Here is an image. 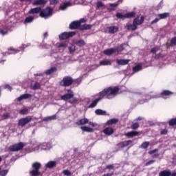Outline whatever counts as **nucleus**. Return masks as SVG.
I'll return each instance as SVG.
<instances>
[{"label": "nucleus", "instance_id": "46", "mask_svg": "<svg viewBox=\"0 0 176 176\" xmlns=\"http://www.w3.org/2000/svg\"><path fill=\"white\" fill-rule=\"evenodd\" d=\"M118 122V119H111L107 121V124L109 126L112 124H116V123Z\"/></svg>", "mask_w": 176, "mask_h": 176}, {"label": "nucleus", "instance_id": "54", "mask_svg": "<svg viewBox=\"0 0 176 176\" xmlns=\"http://www.w3.org/2000/svg\"><path fill=\"white\" fill-rule=\"evenodd\" d=\"M170 46H176V36L170 39Z\"/></svg>", "mask_w": 176, "mask_h": 176}, {"label": "nucleus", "instance_id": "23", "mask_svg": "<svg viewBox=\"0 0 176 176\" xmlns=\"http://www.w3.org/2000/svg\"><path fill=\"white\" fill-rule=\"evenodd\" d=\"M78 126H83L85 124H87L89 123V119L87 118H82L79 120L78 122H76Z\"/></svg>", "mask_w": 176, "mask_h": 176}, {"label": "nucleus", "instance_id": "6", "mask_svg": "<svg viewBox=\"0 0 176 176\" xmlns=\"http://www.w3.org/2000/svg\"><path fill=\"white\" fill-rule=\"evenodd\" d=\"M52 16H53V9H52L50 7H47L43 10L41 8L40 12V17H42V19H45L46 20L52 17Z\"/></svg>", "mask_w": 176, "mask_h": 176}, {"label": "nucleus", "instance_id": "33", "mask_svg": "<svg viewBox=\"0 0 176 176\" xmlns=\"http://www.w3.org/2000/svg\"><path fill=\"white\" fill-rule=\"evenodd\" d=\"M67 47H68V43L66 42V41L60 43L58 45V49H61L62 50H64L65 49H67Z\"/></svg>", "mask_w": 176, "mask_h": 176}, {"label": "nucleus", "instance_id": "52", "mask_svg": "<svg viewBox=\"0 0 176 176\" xmlns=\"http://www.w3.org/2000/svg\"><path fill=\"white\" fill-rule=\"evenodd\" d=\"M138 127H140V124L138 122H135L131 125V129H132V130H137Z\"/></svg>", "mask_w": 176, "mask_h": 176}, {"label": "nucleus", "instance_id": "1", "mask_svg": "<svg viewBox=\"0 0 176 176\" xmlns=\"http://www.w3.org/2000/svg\"><path fill=\"white\" fill-rule=\"evenodd\" d=\"M16 25V19L14 16H12L9 19L1 23L0 25V35H8V33L10 31V28Z\"/></svg>", "mask_w": 176, "mask_h": 176}, {"label": "nucleus", "instance_id": "21", "mask_svg": "<svg viewBox=\"0 0 176 176\" xmlns=\"http://www.w3.org/2000/svg\"><path fill=\"white\" fill-rule=\"evenodd\" d=\"M104 54L106 56H111L113 54V53H116V49L115 48H109L103 51Z\"/></svg>", "mask_w": 176, "mask_h": 176}, {"label": "nucleus", "instance_id": "57", "mask_svg": "<svg viewBox=\"0 0 176 176\" xmlns=\"http://www.w3.org/2000/svg\"><path fill=\"white\" fill-rule=\"evenodd\" d=\"M19 113H21V115H27V113H28V109H21L19 111Z\"/></svg>", "mask_w": 176, "mask_h": 176}, {"label": "nucleus", "instance_id": "51", "mask_svg": "<svg viewBox=\"0 0 176 176\" xmlns=\"http://www.w3.org/2000/svg\"><path fill=\"white\" fill-rule=\"evenodd\" d=\"M78 98H76V97H74V96H73V97L69 100V102L70 104H75V103L78 102Z\"/></svg>", "mask_w": 176, "mask_h": 176}, {"label": "nucleus", "instance_id": "15", "mask_svg": "<svg viewBox=\"0 0 176 176\" xmlns=\"http://www.w3.org/2000/svg\"><path fill=\"white\" fill-rule=\"evenodd\" d=\"M108 30V34H116L119 31V27L118 26H109L107 28Z\"/></svg>", "mask_w": 176, "mask_h": 176}, {"label": "nucleus", "instance_id": "28", "mask_svg": "<svg viewBox=\"0 0 176 176\" xmlns=\"http://www.w3.org/2000/svg\"><path fill=\"white\" fill-rule=\"evenodd\" d=\"M57 119V115L54 114L51 116L45 117L43 119V122H50V120H56Z\"/></svg>", "mask_w": 176, "mask_h": 176}, {"label": "nucleus", "instance_id": "11", "mask_svg": "<svg viewBox=\"0 0 176 176\" xmlns=\"http://www.w3.org/2000/svg\"><path fill=\"white\" fill-rule=\"evenodd\" d=\"M75 34V32H65L59 35V39L60 41H64L65 39H68V38H72V36H74Z\"/></svg>", "mask_w": 176, "mask_h": 176}, {"label": "nucleus", "instance_id": "48", "mask_svg": "<svg viewBox=\"0 0 176 176\" xmlns=\"http://www.w3.org/2000/svg\"><path fill=\"white\" fill-rule=\"evenodd\" d=\"M116 17L117 19H122V20H124V19H126V14H122V13H117L116 14Z\"/></svg>", "mask_w": 176, "mask_h": 176}, {"label": "nucleus", "instance_id": "63", "mask_svg": "<svg viewBox=\"0 0 176 176\" xmlns=\"http://www.w3.org/2000/svg\"><path fill=\"white\" fill-rule=\"evenodd\" d=\"M96 6L98 9H100V8H102L104 6V4H102V2L101 1H98L96 3Z\"/></svg>", "mask_w": 176, "mask_h": 176}, {"label": "nucleus", "instance_id": "8", "mask_svg": "<svg viewBox=\"0 0 176 176\" xmlns=\"http://www.w3.org/2000/svg\"><path fill=\"white\" fill-rule=\"evenodd\" d=\"M28 45L23 44L22 46L19 47V50H16L13 47H10L8 49V52H6V54H16V53H19V52H23L25 47H28Z\"/></svg>", "mask_w": 176, "mask_h": 176}, {"label": "nucleus", "instance_id": "29", "mask_svg": "<svg viewBox=\"0 0 176 176\" xmlns=\"http://www.w3.org/2000/svg\"><path fill=\"white\" fill-rule=\"evenodd\" d=\"M54 72H57V67H52L45 71L47 75H52V74H54Z\"/></svg>", "mask_w": 176, "mask_h": 176}, {"label": "nucleus", "instance_id": "17", "mask_svg": "<svg viewBox=\"0 0 176 176\" xmlns=\"http://www.w3.org/2000/svg\"><path fill=\"white\" fill-rule=\"evenodd\" d=\"M142 23H144V16H139L133 20V24H136V25H141Z\"/></svg>", "mask_w": 176, "mask_h": 176}, {"label": "nucleus", "instance_id": "43", "mask_svg": "<svg viewBox=\"0 0 176 176\" xmlns=\"http://www.w3.org/2000/svg\"><path fill=\"white\" fill-rule=\"evenodd\" d=\"M135 16V12H131L125 14V19H133Z\"/></svg>", "mask_w": 176, "mask_h": 176}, {"label": "nucleus", "instance_id": "12", "mask_svg": "<svg viewBox=\"0 0 176 176\" xmlns=\"http://www.w3.org/2000/svg\"><path fill=\"white\" fill-rule=\"evenodd\" d=\"M53 148V144L51 142H43L41 143L40 149L41 151H49Z\"/></svg>", "mask_w": 176, "mask_h": 176}, {"label": "nucleus", "instance_id": "62", "mask_svg": "<svg viewBox=\"0 0 176 176\" xmlns=\"http://www.w3.org/2000/svg\"><path fill=\"white\" fill-rule=\"evenodd\" d=\"M162 57H164V56L162 53H159L155 56V58L156 59L162 58Z\"/></svg>", "mask_w": 176, "mask_h": 176}, {"label": "nucleus", "instance_id": "50", "mask_svg": "<svg viewBox=\"0 0 176 176\" xmlns=\"http://www.w3.org/2000/svg\"><path fill=\"white\" fill-rule=\"evenodd\" d=\"M168 123L169 126H176V118H172L171 120H169Z\"/></svg>", "mask_w": 176, "mask_h": 176}, {"label": "nucleus", "instance_id": "55", "mask_svg": "<svg viewBox=\"0 0 176 176\" xmlns=\"http://www.w3.org/2000/svg\"><path fill=\"white\" fill-rule=\"evenodd\" d=\"M133 142L131 140H126L122 142L123 146H129V145H131Z\"/></svg>", "mask_w": 176, "mask_h": 176}, {"label": "nucleus", "instance_id": "39", "mask_svg": "<svg viewBox=\"0 0 176 176\" xmlns=\"http://www.w3.org/2000/svg\"><path fill=\"white\" fill-rule=\"evenodd\" d=\"M45 3L46 0H36L33 3V5H34V6H36L38 5H45Z\"/></svg>", "mask_w": 176, "mask_h": 176}, {"label": "nucleus", "instance_id": "38", "mask_svg": "<svg viewBox=\"0 0 176 176\" xmlns=\"http://www.w3.org/2000/svg\"><path fill=\"white\" fill-rule=\"evenodd\" d=\"M34 149L33 146H31V142L30 144H28L25 147V151L28 153H31L32 152H34V151L32 150Z\"/></svg>", "mask_w": 176, "mask_h": 176}, {"label": "nucleus", "instance_id": "13", "mask_svg": "<svg viewBox=\"0 0 176 176\" xmlns=\"http://www.w3.org/2000/svg\"><path fill=\"white\" fill-rule=\"evenodd\" d=\"M74 97V91L71 89H67V94H64L63 96H61V100H63V101H68L71 98Z\"/></svg>", "mask_w": 176, "mask_h": 176}, {"label": "nucleus", "instance_id": "25", "mask_svg": "<svg viewBox=\"0 0 176 176\" xmlns=\"http://www.w3.org/2000/svg\"><path fill=\"white\" fill-rule=\"evenodd\" d=\"M171 94H173V92H171V91H168V90H164L162 92H161V97H162V98H164L166 100V98H167L168 96H171Z\"/></svg>", "mask_w": 176, "mask_h": 176}, {"label": "nucleus", "instance_id": "24", "mask_svg": "<svg viewBox=\"0 0 176 176\" xmlns=\"http://www.w3.org/2000/svg\"><path fill=\"white\" fill-rule=\"evenodd\" d=\"M117 64H118V65H127V64H129V62L130 61V60L129 59H117Z\"/></svg>", "mask_w": 176, "mask_h": 176}, {"label": "nucleus", "instance_id": "49", "mask_svg": "<svg viewBox=\"0 0 176 176\" xmlns=\"http://www.w3.org/2000/svg\"><path fill=\"white\" fill-rule=\"evenodd\" d=\"M122 2H123V0H118L117 3H110L109 6L111 8H116V6H118L119 3H122Z\"/></svg>", "mask_w": 176, "mask_h": 176}, {"label": "nucleus", "instance_id": "30", "mask_svg": "<svg viewBox=\"0 0 176 176\" xmlns=\"http://www.w3.org/2000/svg\"><path fill=\"white\" fill-rule=\"evenodd\" d=\"M99 65L106 66V65H112V62L108 59H104L103 60H100Z\"/></svg>", "mask_w": 176, "mask_h": 176}, {"label": "nucleus", "instance_id": "53", "mask_svg": "<svg viewBox=\"0 0 176 176\" xmlns=\"http://www.w3.org/2000/svg\"><path fill=\"white\" fill-rule=\"evenodd\" d=\"M91 28V25L85 24L80 27V30H90Z\"/></svg>", "mask_w": 176, "mask_h": 176}, {"label": "nucleus", "instance_id": "32", "mask_svg": "<svg viewBox=\"0 0 176 176\" xmlns=\"http://www.w3.org/2000/svg\"><path fill=\"white\" fill-rule=\"evenodd\" d=\"M41 87V84L38 82H35L34 83H32L30 85V89L32 90H38Z\"/></svg>", "mask_w": 176, "mask_h": 176}, {"label": "nucleus", "instance_id": "16", "mask_svg": "<svg viewBox=\"0 0 176 176\" xmlns=\"http://www.w3.org/2000/svg\"><path fill=\"white\" fill-rule=\"evenodd\" d=\"M79 27H80V22L75 21L70 23L69 28L70 30H76V28H79Z\"/></svg>", "mask_w": 176, "mask_h": 176}, {"label": "nucleus", "instance_id": "20", "mask_svg": "<svg viewBox=\"0 0 176 176\" xmlns=\"http://www.w3.org/2000/svg\"><path fill=\"white\" fill-rule=\"evenodd\" d=\"M56 166V161H50L45 164V168H54Z\"/></svg>", "mask_w": 176, "mask_h": 176}, {"label": "nucleus", "instance_id": "10", "mask_svg": "<svg viewBox=\"0 0 176 176\" xmlns=\"http://www.w3.org/2000/svg\"><path fill=\"white\" fill-rule=\"evenodd\" d=\"M31 120H32V117L31 116H27L25 118H21L18 121V126H21V127H24V126L28 124V123H30Z\"/></svg>", "mask_w": 176, "mask_h": 176}, {"label": "nucleus", "instance_id": "4", "mask_svg": "<svg viewBox=\"0 0 176 176\" xmlns=\"http://www.w3.org/2000/svg\"><path fill=\"white\" fill-rule=\"evenodd\" d=\"M134 97H138L139 98H142V100H139V104H145V102H148L151 98H159V96H150L148 94H142L141 93L135 92L133 94Z\"/></svg>", "mask_w": 176, "mask_h": 176}, {"label": "nucleus", "instance_id": "45", "mask_svg": "<svg viewBox=\"0 0 176 176\" xmlns=\"http://www.w3.org/2000/svg\"><path fill=\"white\" fill-rule=\"evenodd\" d=\"M150 144L151 143L149 142H144L140 145V148H142V149H147Z\"/></svg>", "mask_w": 176, "mask_h": 176}, {"label": "nucleus", "instance_id": "27", "mask_svg": "<svg viewBox=\"0 0 176 176\" xmlns=\"http://www.w3.org/2000/svg\"><path fill=\"white\" fill-rule=\"evenodd\" d=\"M103 133L106 135H111V134H113V129L107 127L103 130Z\"/></svg>", "mask_w": 176, "mask_h": 176}, {"label": "nucleus", "instance_id": "22", "mask_svg": "<svg viewBox=\"0 0 176 176\" xmlns=\"http://www.w3.org/2000/svg\"><path fill=\"white\" fill-rule=\"evenodd\" d=\"M125 28H126V30H128V31H135V30L137 29V24L136 23H133V24H128L125 26Z\"/></svg>", "mask_w": 176, "mask_h": 176}, {"label": "nucleus", "instance_id": "3", "mask_svg": "<svg viewBox=\"0 0 176 176\" xmlns=\"http://www.w3.org/2000/svg\"><path fill=\"white\" fill-rule=\"evenodd\" d=\"M80 82H82V79L78 78L75 80H72V78L66 76L63 78L62 81L60 82V86H64L67 87L68 86H71L73 83L76 85V86H79L80 85Z\"/></svg>", "mask_w": 176, "mask_h": 176}, {"label": "nucleus", "instance_id": "18", "mask_svg": "<svg viewBox=\"0 0 176 176\" xmlns=\"http://www.w3.org/2000/svg\"><path fill=\"white\" fill-rule=\"evenodd\" d=\"M36 18L32 16V15H29L25 19L23 24H25V25H27V24H31V23H34V20Z\"/></svg>", "mask_w": 176, "mask_h": 176}, {"label": "nucleus", "instance_id": "60", "mask_svg": "<svg viewBox=\"0 0 176 176\" xmlns=\"http://www.w3.org/2000/svg\"><path fill=\"white\" fill-rule=\"evenodd\" d=\"M167 133H168V131H167V129H162L160 131V134L161 135H166V134H167Z\"/></svg>", "mask_w": 176, "mask_h": 176}, {"label": "nucleus", "instance_id": "37", "mask_svg": "<svg viewBox=\"0 0 176 176\" xmlns=\"http://www.w3.org/2000/svg\"><path fill=\"white\" fill-rule=\"evenodd\" d=\"M95 113H96V115H98V116H105V115H107V111L98 109L95 111Z\"/></svg>", "mask_w": 176, "mask_h": 176}, {"label": "nucleus", "instance_id": "5", "mask_svg": "<svg viewBox=\"0 0 176 176\" xmlns=\"http://www.w3.org/2000/svg\"><path fill=\"white\" fill-rule=\"evenodd\" d=\"M42 164L41 162H34L32 164V170H30L29 173L31 176H39L41 172L39 171Z\"/></svg>", "mask_w": 176, "mask_h": 176}, {"label": "nucleus", "instance_id": "34", "mask_svg": "<svg viewBox=\"0 0 176 176\" xmlns=\"http://www.w3.org/2000/svg\"><path fill=\"white\" fill-rule=\"evenodd\" d=\"M170 16V13L168 12H164L162 14H159L158 17H160V20H164L165 19H167V17Z\"/></svg>", "mask_w": 176, "mask_h": 176}, {"label": "nucleus", "instance_id": "40", "mask_svg": "<svg viewBox=\"0 0 176 176\" xmlns=\"http://www.w3.org/2000/svg\"><path fill=\"white\" fill-rule=\"evenodd\" d=\"M81 130L82 131H85L87 133H91L93 132V129L89 127V126H81L80 127Z\"/></svg>", "mask_w": 176, "mask_h": 176}, {"label": "nucleus", "instance_id": "47", "mask_svg": "<svg viewBox=\"0 0 176 176\" xmlns=\"http://www.w3.org/2000/svg\"><path fill=\"white\" fill-rule=\"evenodd\" d=\"M116 49V53H118V54H119V53H120L121 52H123V45H118Z\"/></svg>", "mask_w": 176, "mask_h": 176}, {"label": "nucleus", "instance_id": "7", "mask_svg": "<svg viewBox=\"0 0 176 176\" xmlns=\"http://www.w3.org/2000/svg\"><path fill=\"white\" fill-rule=\"evenodd\" d=\"M41 7H36V8H31L28 11V14H30V16H32L34 19H38V14H39V15L41 14Z\"/></svg>", "mask_w": 176, "mask_h": 176}, {"label": "nucleus", "instance_id": "41", "mask_svg": "<svg viewBox=\"0 0 176 176\" xmlns=\"http://www.w3.org/2000/svg\"><path fill=\"white\" fill-rule=\"evenodd\" d=\"M75 50H76V46H75L74 44H72L69 47V52L70 54H72L73 53H75Z\"/></svg>", "mask_w": 176, "mask_h": 176}, {"label": "nucleus", "instance_id": "36", "mask_svg": "<svg viewBox=\"0 0 176 176\" xmlns=\"http://www.w3.org/2000/svg\"><path fill=\"white\" fill-rule=\"evenodd\" d=\"M74 43L75 45H76L77 46H79L80 47L82 46H85V45H86V43L83 40H76L74 41Z\"/></svg>", "mask_w": 176, "mask_h": 176}, {"label": "nucleus", "instance_id": "9", "mask_svg": "<svg viewBox=\"0 0 176 176\" xmlns=\"http://www.w3.org/2000/svg\"><path fill=\"white\" fill-rule=\"evenodd\" d=\"M24 148V144L23 142H19L18 144L12 145L9 147V150L10 152H19V151H21Z\"/></svg>", "mask_w": 176, "mask_h": 176}, {"label": "nucleus", "instance_id": "59", "mask_svg": "<svg viewBox=\"0 0 176 176\" xmlns=\"http://www.w3.org/2000/svg\"><path fill=\"white\" fill-rule=\"evenodd\" d=\"M160 20V18L159 17V15H157V17L152 21L151 24H156V23L159 22Z\"/></svg>", "mask_w": 176, "mask_h": 176}, {"label": "nucleus", "instance_id": "31", "mask_svg": "<svg viewBox=\"0 0 176 176\" xmlns=\"http://www.w3.org/2000/svg\"><path fill=\"white\" fill-rule=\"evenodd\" d=\"M171 170H164L159 173V176H170Z\"/></svg>", "mask_w": 176, "mask_h": 176}, {"label": "nucleus", "instance_id": "2", "mask_svg": "<svg viewBox=\"0 0 176 176\" xmlns=\"http://www.w3.org/2000/svg\"><path fill=\"white\" fill-rule=\"evenodd\" d=\"M119 91V88L118 87H109L107 88H105L104 90L100 91L99 93V97L96 99H98L99 101H101L105 96H107V98L109 100H111V98H113Z\"/></svg>", "mask_w": 176, "mask_h": 176}, {"label": "nucleus", "instance_id": "61", "mask_svg": "<svg viewBox=\"0 0 176 176\" xmlns=\"http://www.w3.org/2000/svg\"><path fill=\"white\" fill-rule=\"evenodd\" d=\"M155 162H156V160H151L147 162L145 164V166H151V164H153V163H155Z\"/></svg>", "mask_w": 176, "mask_h": 176}, {"label": "nucleus", "instance_id": "58", "mask_svg": "<svg viewBox=\"0 0 176 176\" xmlns=\"http://www.w3.org/2000/svg\"><path fill=\"white\" fill-rule=\"evenodd\" d=\"M8 173H9V170L8 169L3 170L0 172V175L6 176L8 175Z\"/></svg>", "mask_w": 176, "mask_h": 176}, {"label": "nucleus", "instance_id": "35", "mask_svg": "<svg viewBox=\"0 0 176 176\" xmlns=\"http://www.w3.org/2000/svg\"><path fill=\"white\" fill-rule=\"evenodd\" d=\"M126 137L131 138V137H135L138 135V131H132L131 132H128L125 134Z\"/></svg>", "mask_w": 176, "mask_h": 176}, {"label": "nucleus", "instance_id": "14", "mask_svg": "<svg viewBox=\"0 0 176 176\" xmlns=\"http://www.w3.org/2000/svg\"><path fill=\"white\" fill-rule=\"evenodd\" d=\"M31 146H33V149H32V151H34V152H35L36 151H39V149H41V143L38 142L36 140L32 141Z\"/></svg>", "mask_w": 176, "mask_h": 176}, {"label": "nucleus", "instance_id": "19", "mask_svg": "<svg viewBox=\"0 0 176 176\" xmlns=\"http://www.w3.org/2000/svg\"><path fill=\"white\" fill-rule=\"evenodd\" d=\"M30 97H32V95L31 94H25L21 95L19 97L17 98V101H23V100H28V98H30Z\"/></svg>", "mask_w": 176, "mask_h": 176}, {"label": "nucleus", "instance_id": "44", "mask_svg": "<svg viewBox=\"0 0 176 176\" xmlns=\"http://www.w3.org/2000/svg\"><path fill=\"white\" fill-rule=\"evenodd\" d=\"M98 101H100L98 99H96L95 100L92 101L90 105L88 106V108H94L95 107H96Z\"/></svg>", "mask_w": 176, "mask_h": 176}, {"label": "nucleus", "instance_id": "26", "mask_svg": "<svg viewBox=\"0 0 176 176\" xmlns=\"http://www.w3.org/2000/svg\"><path fill=\"white\" fill-rule=\"evenodd\" d=\"M69 6H71V2H65L60 6L59 9L60 10H67V8H69Z\"/></svg>", "mask_w": 176, "mask_h": 176}, {"label": "nucleus", "instance_id": "64", "mask_svg": "<svg viewBox=\"0 0 176 176\" xmlns=\"http://www.w3.org/2000/svg\"><path fill=\"white\" fill-rule=\"evenodd\" d=\"M3 119H9L10 118V115L9 113H6L2 116Z\"/></svg>", "mask_w": 176, "mask_h": 176}, {"label": "nucleus", "instance_id": "56", "mask_svg": "<svg viewBox=\"0 0 176 176\" xmlns=\"http://www.w3.org/2000/svg\"><path fill=\"white\" fill-rule=\"evenodd\" d=\"M63 174H64V175H65V176L72 175V173H71V171H69V170H64L63 171Z\"/></svg>", "mask_w": 176, "mask_h": 176}, {"label": "nucleus", "instance_id": "42", "mask_svg": "<svg viewBox=\"0 0 176 176\" xmlns=\"http://www.w3.org/2000/svg\"><path fill=\"white\" fill-rule=\"evenodd\" d=\"M142 66L141 65H137L136 66L133 67V72H138L140 71H142Z\"/></svg>", "mask_w": 176, "mask_h": 176}]
</instances>
